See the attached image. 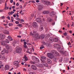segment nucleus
<instances>
[{
    "mask_svg": "<svg viewBox=\"0 0 74 74\" xmlns=\"http://www.w3.org/2000/svg\"><path fill=\"white\" fill-rule=\"evenodd\" d=\"M59 46V45L58 44H56L54 45V46L55 47H56V48H57V50H58L59 52H61V53H62V54H65V53L66 52V51H64V49L61 48V47H58Z\"/></svg>",
    "mask_w": 74,
    "mask_h": 74,
    "instance_id": "obj_1",
    "label": "nucleus"
},
{
    "mask_svg": "<svg viewBox=\"0 0 74 74\" xmlns=\"http://www.w3.org/2000/svg\"><path fill=\"white\" fill-rule=\"evenodd\" d=\"M36 32L33 31V33H32V32H31L30 33V36H32L34 37H35L36 40L37 39H40V36L39 34L37 33H36Z\"/></svg>",
    "mask_w": 74,
    "mask_h": 74,
    "instance_id": "obj_2",
    "label": "nucleus"
},
{
    "mask_svg": "<svg viewBox=\"0 0 74 74\" xmlns=\"http://www.w3.org/2000/svg\"><path fill=\"white\" fill-rule=\"evenodd\" d=\"M22 49L21 47H19L18 46H17L16 48V52L17 53H22Z\"/></svg>",
    "mask_w": 74,
    "mask_h": 74,
    "instance_id": "obj_3",
    "label": "nucleus"
},
{
    "mask_svg": "<svg viewBox=\"0 0 74 74\" xmlns=\"http://www.w3.org/2000/svg\"><path fill=\"white\" fill-rule=\"evenodd\" d=\"M47 57L50 58V59H53L54 58V56L52 53H47Z\"/></svg>",
    "mask_w": 74,
    "mask_h": 74,
    "instance_id": "obj_4",
    "label": "nucleus"
},
{
    "mask_svg": "<svg viewBox=\"0 0 74 74\" xmlns=\"http://www.w3.org/2000/svg\"><path fill=\"white\" fill-rule=\"evenodd\" d=\"M5 35L3 34H0V41L1 42L3 41V40L5 38Z\"/></svg>",
    "mask_w": 74,
    "mask_h": 74,
    "instance_id": "obj_5",
    "label": "nucleus"
},
{
    "mask_svg": "<svg viewBox=\"0 0 74 74\" xmlns=\"http://www.w3.org/2000/svg\"><path fill=\"white\" fill-rule=\"evenodd\" d=\"M19 62L18 61H15L14 62V64L16 66V68H18V67H19Z\"/></svg>",
    "mask_w": 74,
    "mask_h": 74,
    "instance_id": "obj_6",
    "label": "nucleus"
},
{
    "mask_svg": "<svg viewBox=\"0 0 74 74\" xmlns=\"http://www.w3.org/2000/svg\"><path fill=\"white\" fill-rule=\"evenodd\" d=\"M33 26L34 28H37L38 27V24L36 22H34L33 23Z\"/></svg>",
    "mask_w": 74,
    "mask_h": 74,
    "instance_id": "obj_7",
    "label": "nucleus"
},
{
    "mask_svg": "<svg viewBox=\"0 0 74 74\" xmlns=\"http://www.w3.org/2000/svg\"><path fill=\"white\" fill-rule=\"evenodd\" d=\"M51 52V53H55L57 56H59V55L58 52L55 50H52Z\"/></svg>",
    "mask_w": 74,
    "mask_h": 74,
    "instance_id": "obj_8",
    "label": "nucleus"
},
{
    "mask_svg": "<svg viewBox=\"0 0 74 74\" xmlns=\"http://www.w3.org/2000/svg\"><path fill=\"white\" fill-rule=\"evenodd\" d=\"M36 21L37 22L39 23H42V21L41 20V19L39 18H37L36 19Z\"/></svg>",
    "mask_w": 74,
    "mask_h": 74,
    "instance_id": "obj_9",
    "label": "nucleus"
},
{
    "mask_svg": "<svg viewBox=\"0 0 74 74\" xmlns=\"http://www.w3.org/2000/svg\"><path fill=\"white\" fill-rule=\"evenodd\" d=\"M0 42H1V45H3V46H5L6 45H7V43L5 42V41H1V42L0 41Z\"/></svg>",
    "mask_w": 74,
    "mask_h": 74,
    "instance_id": "obj_10",
    "label": "nucleus"
},
{
    "mask_svg": "<svg viewBox=\"0 0 74 74\" xmlns=\"http://www.w3.org/2000/svg\"><path fill=\"white\" fill-rule=\"evenodd\" d=\"M31 68L33 70H37V67L34 65H32Z\"/></svg>",
    "mask_w": 74,
    "mask_h": 74,
    "instance_id": "obj_11",
    "label": "nucleus"
},
{
    "mask_svg": "<svg viewBox=\"0 0 74 74\" xmlns=\"http://www.w3.org/2000/svg\"><path fill=\"white\" fill-rule=\"evenodd\" d=\"M56 14V13L54 12H51L50 13V16L51 17H53L54 15H55Z\"/></svg>",
    "mask_w": 74,
    "mask_h": 74,
    "instance_id": "obj_12",
    "label": "nucleus"
},
{
    "mask_svg": "<svg viewBox=\"0 0 74 74\" xmlns=\"http://www.w3.org/2000/svg\"><path fill=\"white\" fill-rule=\"evenodd\" d=\"M43 8V7L41 5H39L38 7V9L39 11H41Z\"/></svg>",
    "mask_w": 74,
    "mask_h": 74,
    "instance_id": "obj_13",
    "label": "nucleus"
},
{
    "mask_svg": "<svg viewBox=\"0 0 74 74\" xmlns=\"http://www.w3.org/2000/svg\"><path fill=\"white\" fill-rule=\"evenodd\" d=\"M42 13L44 14H48L49 13V11H44L42 12Z\"/></svg>",
    "mask_w": 74,
    "mask_h": 74,
    "instance_id": "obj_14",
    "label": "nucleus"
},
{
    "mask_svg": "<svg viewBox=\"0 0 74 74\" xmlns=\"http://www.w3.org/2000/svg\"><path fill=\"white\" fill-rule=\"evenodd\" d=\"M9 67V65H6L5 66V70H9V69H10V67Z\"/></svg>",
    "mask_w": 74,
    "mask_h": 74,
    "instance_id": "obj_15",
    "label": "nucleus"
},
{
    "mask_svg": "<svg viewBox=\"0 0 74 74\" xmlns=\"http://www.w3.org/2000/svg\"><path fill=\"white\" fill-rule=\"evenodd\" d=\"M49 42L50 43H52L53 42V40H52V38H50L49 39Z\"/></svg>",
    "mask_w": 74,
    "mask_h": 74,
    "instance_id": "obj_16",
    "label": "nucleus"
},
{
    "mask_svg": "<svg viewBox=\"0 0 74 74\" xmlns=\"http://www.w3.org/2000/svg\"><path fill=\"white\" fill-rule=\"evenodd\" d=\"M45 4L47 5H49L51 4V2H49V1H46L45 2Z\"/></svg>",
    "mask_w": 74,
    "mask_h": 74,
    "instance_id": "obj_17",
    "label": "nucleus"
},
{
    "mask_svg": "<svg viewBox=\"0 0 74 74\" xmlns=\"http://www.w3.org/2000/svg\"><path fill=\"white\" fill-rule=\"evenodd\" d=\"M8 38L10 41H13V39H12V38L11 37V36H8Z\"/></svg>",
    "mask_w": 74,
    "mask_h": 74,
    "instance_id": "obj_18",
    "label": "nucleus"
},
{
    "mask_svg": "<svg viewBox=\"0 0 74 74\" xmlns=\"http://www.w3.org/2000/svg\"><path fill=\"white\" fill-rule=\"evenodd\" d=\"M47 62L49 64H51L52 63V61L50 59H48L47 60Z\"/></svg>",
    "mask_w": 74,
    "mask_h": 74,
    "instance_id": "obj_19",
    "label": "nucleus"
},
{
    "mask_svg": "<svg viewBox=\"0 0 74 74\" xmlns=\"http://www.w3.org/2000/svg\"><path fill=\"white\" fill-rule=\"evenodd\" d=\"M47 22H52V19L50 18H48L47 19Z\"/></svg>",
    "mask_w": 74,
    "mask_h": 74,
    "instance_id": "obj_20",
    "label": "nucleus"
},
{
    "mask_svg": "<svg viewBox=\"0 0 74 74\" xmlns=\"http://www.w3.org/2000/svg\"><path fill=\"white\" fill-rule=\"evenodd\" d=\"M40 38H41L42 39H44L45 37V35L43 34H42L40 36Z\"/></svg>",
    "mask_w": 74,
    "mask_h": 74,
    "instance_id": "obj_21",
    "label": "nucleus"
},
{
    "mask_svg": "<svg viewBox=\"0 0 74 74\" xmlns=\"http://www.w3.org/2000/svg\"><path fill=\"white\" fill-rule=\"evenodd\" d=\"M53 41H54V42H58V38H54L53 39Z\"/></svg>",
    "mask_w": 74,
    "mask_h": 74,
    "instance_id": "obj_22",
    "label": "nucleus"
},
{
    "mask_svg": "<svg viewBox=\"0 0 74 74\" xmlns=\"http://www.w3.org/2000/svg\"><path fill=\"white\" fill-rule=\"evenodd\" d=\"M5 59V57L4 56L2 55L0 58V60H4Z\"/></svg>",
    "mask_w": 74,
    "mask_h": 74,
    "instance_id": "obj_23",
    "label": "nucleus"
},
{
    "mask_svg": "<svg viewBox=\"0 0 74 74\" xmlns=\"http://www.w3.org/2000/svg\"><path fill=\"white\" fill-rule=\"evenodd\" d=\"M5 47L7 49H10V46H9L8 45H5Z\"/></svg>",
    "mask_w": 74,
    "mask_h": 74,
    "instance_id": "obj_24",
    "label": "nucleus"
},
{
    "mask_svg": "<svg viewBox=\"0 0 74 74\" xmlns=\"http://www.w3.org/2000/svg\"><path fill=\"white\" fill-rule=\"evenodd\" d=\"M4 50H5V53H8L9 52V51H8V50L5 48L4 49Z\"/></svg>",
    "mask_w": 74,
    "mask_h": 74,
    "instance_id": "obj_25",
    "label": "nucleus"
},
{
    "mask_svg": "<svg viewBox=\"0 0 74 74\" xmlns=\"http://www.w3.org/2000/svg\"><path fill=\"white\" fill-rule=\"evenodd\" d=\"M5 50L3 49V50L1 52V54H2V55H4L5 54Z\"/></svg>",
    "mask_w": 74,
    "mask_h": 74,
    "instance_id": "obj_26",
    "label": "nucleus"
},
{
    "mask_svg": "<svg viewBox=\"0 0 74 74\" xmlns=\"http://www.w3.org/2000/svg\"><path fill=\"white\" fill-rule=\"evenodd\" d=\"M32 59L34 60V61H36V60L37 58L36 57L34 56H33L32 57Z\"/></svg>",
    "mask_w": 74,
    "mask_h": 74,
    "instance_id": "obj_27",
    "label": "nucleus"
},
{
    "mask_svg": "<svg viewBox=\"0 0 74 74\" xmlns=\"http://www.w3.org/2000/svg\"><path fill=\"white\" fill-rule=\"evenodd\" d=\"M41 60L42 62V63L43 65L44 64H45V63H46V62H45V60H43L41 59Z\"/></svg>",
    "mask_w": 74,
    "mask_h": 74,
    "instance_id": "obj_28",
    "label": "nucleus"
},
{
    "mask_svg": "<svg viewBox=\"0 0 74 74\" xmlns=\"http://www.w3.org/2000/svg\"><path fill=\"white\" fill-rule=\"evenodd\" d=\"M41 58L42 59H43V60H45L46 59V57L44 56H42L41 57Z\"/></svg>",
    "mask_w": 74,
    "mask_h": 74,
    "instance_id": "obj_29",
    "label": "nucleus"
},
{
    "mask_svg": "<svg viewBox=\"0 0 74 74\" xmlns=\"http://www.w3.org/2000/svg\"><path fill=\"white\" fill-rule=\"evenodd\" d=\"M4 30V29L3 27H2L1 26V28H0V31H3Z\"/></svg>",
    "mask_w": 74,
    "mask_h": 74,
    "instance_id": "obj_30",
    "label": "nucleus"
},
{
    "mask_svg": "<svg viewBox=\"0 0 74 74\" xmlns=\"http://www.w3.org/2000/svg\"><path fill=\"white\" fill-rule=\"evenodd\" d=\"M53 60L54 62H57V57H54V58Z\"/></svg>",
    "mask_w": 74,
    "mask_h": 74,
    "instance_id": "obj_31",
    "label": "nucleus"
},
{
    "mask_svg": "<svg viewBox=\"0 0 74 74\" xmlns=\"http://www.w3.org/2000/svg\"><path fill=\"white\" fill-rule=\"evenodd\" d=\"M8 25L9 26H13L14 25V24L12 23H9Z\"/></svg>",
    "mask_w": 74,
    "mask_h": 74,
    "instance_id": "obj_32",
    "label": "nucleus"
},
{
    "mask_svg": "<svg viewBox=\"0 0 74 74\" xmlns=\"http://www.w3.org/2000/svg\"><path fill=\"white\" fill-rule=\"evenodd\" d=\"M43 65L45 66V67H48V65L46 62L45 64H44Z\"/></svg>",
    "mask_w": 74,
    "mask_h": 74,
    "instance_id": "obj_33",
    "label": "nucleus"
},
{
    "mask_svg": "<svg viewBox=\"0 0 74 74\" xmlns=\"http://www.w3.org/2000/svg\"><path fill=\"white\" fill-rule=\"evenodd\" d=\"M30 63L31 64H36V62H34L30 61Z\"/></svg>",
    "mask_w": 74,
    "mask_h": 74,
    "instance_id": "obj_34",
    "label": "nucleus"
},
{
    "mask_svg": "<svg viewBox=\"0 0 74 74\" xmlns=\"http://www.w3.org/2000/svg\"><path fill=\"white\" fill-rule=\"evenodd\" d=\"M35 62H36V63H38V62H39V60L38 58H36V61H35Z\"/></svg>",
    "mask_w": 74,
    "mask_h": 74,
    "instance_id": "obj_35",
    "label": "nucleus"
},
{
    "mask_svg": "<svg viewBox=\"0 0 74 74\" xmlns=\"http://www.w3.org/2000/svg\"><path fill=\"white\" fill-rule=\"evenodd\" d=\"M39 67L41 68V67H43V65H42V64H39Z\"/></svg>",
    "mask_w": 74,
    "mask_h": 74,
    "instance_id": "obj_36",
    "label": "nucleus"
},
{
    "mask_svg": "<svg viewBox=\"0 0 74 74\" xmlns=\"http://www.w3.org/2000/svg\"><path fill=\"white\" fill-rule=\"evenodd\" d=\"M43 48H44V46L43 45H41L40 47V49H43Z\"/></svg>",
    "mask_w": 74,
    "mask_h": 74,
    "instance_id": "obj_37",
    "label": "nucleus"
},
{
    "mask_svg": "<svg viewBox=\"0 0 74 74\" xmlns=\"http://www.w3.org/2000/svg\"><path fill=\"white\" fill-rule=\"evenodd\" d=\"M5 42H6V43H9L10 42V41L8 39H6L5 40Z\"/></svg>",
    "mask_w": 74,
    "mask_h": 74,
    "instance_id": "obj_38",
    "label": "nucleus"
},
{
    "mask_svg": "<svg viewBox=\"0 0 74 74\" xmlns=\"http://www.w3.org/2000/svg\"><path fill=\"white\" fill-rule=\"evenodd\" d=\"M63 34L65 36H67V33L66 32H65Z\"/></svg>",
    "mask_w": 74,
    "mask_h": 74,
    "instance_id": "obj_39",
    "label": "nucleus"
},
{
    "mask_svg": "<svg viewBox=\"0 0 74 74\" xmlns=\"http://www.w3.org/2000/svg\"><path fill=\"white\" fill-rule=\"evenodd\" d=\"M42 43L43 44V45H46V43L45 42L43 41L42 42Z\"/></svg>",
    "mask_w": 74,
    "mask_h": 74,
    "instance_id": "obj_40",
    "label": "nucleus"
},
{
    "mask_svg": "<svg viewBox=\"0 0 74 74\" xmlns=\"http://www.w3.org/2000/svg\"><path fill=\"white\" fill-rule=\"evenodd\" d=\"M5 10H8L9 8L8 7L6 6L5 7Z\"/></svg>",
    "mask_w": 74,
    "mask_h": 74,
    "instance_id": "obj_41",
    "label": "nucleus"
},
{
    "mask_svg": "<svg viewBox=\"0 0 74 74\" xmlns=\"http://www.w3.org/2000/svg\"><path fill=\"white\" fill-rule=\"evenodd\" d=\"M14 13V12L13 11H11L10 12V14L11 15H13V14Z\"/></svg>",
    "mask_w": 74,
    "mask_h": 74,
    "instance_id": "obj_42",
    "label": "nucleus"
},
{
    "mask_svg": "<svg viewBox=\"0 0 74 74\" xmlns=\"http://www.w3.org/2000/svg\"><path fill=\"white\" fill-rule=\"evenodd\" d=\"M34 14H31V17H32V18H33V17H34Z\"/></svg>",
    "mask_w": 74,
    "mask_h": 74,
    "instance_id": "obj_43",
    "label": "nucleus"
},
{
    "mask_svg": "<svg viewBox=\"0 0 74 74\" xmlns=\"http://www.w3.org/2000/svg\"><path fill=\"white\" fill-rule=\"evenodd\" d=\"M5 32V34H7V33H9V32L7 30H6Z\"/></svg>",
    "mask_w": 74,
    "mask_h": 74,
    "instance_id": "obj_44",
    "label": "nucleus"
},
{
    "mask_svg": "<svg viewBox=\"0 0 74 74\" xmlns=\"http://www.w3.org/2000/svg\"><path fill=\"white\" fill-rule=\"evenodd\" d=\"M18 26L19 27H22V25L21 24H19L18 25Z\"/></svg>",
    "mask_w": 74,
    "mask_h": 74,
    "instance_id": "obj_45",
    "label": "nucleus"
},
{
    "mask_svg": "<svg viewBox=\"0 0 74 74\" xmlns=\"http://www.w3.org/2000/svg\"><path fill=\"white\" fill-rule=\"evenodd\" d=\"M15 23H16V24H19V23L18 21H16L15 22Z\"/></svg>",
    "mask_w": 74,
    "mask_h": 74,
    "instance_id": "obj_46",
    "label": "nucleus"
},
{
    "mask_svg": "<svg viewBox=\"0 0 74 74\" xmlns=\"http://www.w3.org/2000/svg\"><path fill=\"white\" fill-rule=\"evenodd\" d=\"M16 20H17V21H20V18L18 17L16 18Z\"/></svg>",
    "mask_w": 74,
    "mask_h": 74,
    "instance_id": "obj_47",
    "label": "nucleus"
},
{
    "mask_svg": "<svg viewBox=\"0 0 74 74\" xmlns=\"http://www.w3.org/2000/svg\"><path fill=\"white\" fill-rule=\"evenodd\" d=\"M6 18H7V19H9V20H10V16H8L6 17Z\"/></svg>",
    "mask_w": 74,
    "mask_h": 74,
    "instance_id": "obj_48",
    "label": "nucleus"
},
{
    "mask_svg": "<svg viewBox=\"0 0 74 74\" xmlns=\"http://www.w3.org/2000/svg\"><path fill=\"white\" fill-rule=\"evenodd\" d=\"M16 5L17 7H18V6L19 5V3H18L16 4Z\"/></svg>",
    "mask_w": 74,
    "mask_h": 74,
    "instance_id": "obj_49",
    "label": "nucleus"
},
{
    "mask_svg": "<svg viewBox=\"0 0 74 74\" xmlns=\"http://www.w3.org/2000/svg\"><path fill=\"white\" fill-rule=\"evenodd\" d=\"M22 61L24 63H26V61H25V60H23Z\"/></svg>",
    "mask_w": 74,
    "mask_h": 74,
    "instance_id": "obj_50",
    "label": "nucleus"
},
{
    "mask_svg": "<svg viewBox=\"0 0 74 74\" xmlns=\"http://www.w3.org/2000/svg\"><path fill=\"white\" fill-rule=\"evenodd\" d=\"M27 52V53H29V54H32V52H30L29 51H28Z\"/></svg>",
    "mask_w": 74,
    "mask_h": 74,
    "instance_id": "obj_51",
    "label": "nucleus"
},
{
    "mask_svg": "<svg viewBox=\"0 0 74 74\" xmlns=\"http://www.w3.org/2000/svg\"><path fill=\"white\" fill-rule=\"evenodd\" d=\"M68 45H71V43L70 42H69V43L68 44Z\"/></svg>",
    "mask_w": 74,
    "mask_h": 74,
    "instance_id": "obj_52",
    "label": "nucleus"
},
{
    "mask_svg": "<svg viewBox=\"0 0 74 74\" xmlns=\"http://www.w3.org/2000/svg\"><path fill=\"white\" fill-rule=\"evenodd\" d=\"M14 29H18V27H16L14 28Z\"/></svg>",
    "mask_w": 74,
    "mask_h": 74,
    "instance_id": "obj_53",
    "label": "nucleus"
},
{
    "mask_svg": "<svg viewBox=\"0 0 74 74\" xmlns=\"http://www.w3.org/2000/svg\"><path fill=\"white\" fill-rule=\"evenodd\" d=\"M10 2L11 3H13V0H10Z\"/></svg>",
    "mask_w": 74,
    "mask_h": 74,
    "instance_id": "obj_54",
    "label": "nucleus"
},
{
    "mask_svg": "<svg viewBox=\"0 0 74 74\" xmlns=\"http://www.w3.org/2000/svg\"><path fill=\"white\" fill-rule=\"evenodd\" d=\"M17 37H19V38H21V36H17Z\"/></svg>",
    "mask_w": 74,
    "mask_h": 74,
    "instance_id": "obj_55",
    "label": "nucleus"
},
{
    "mask_svg": "<svg viewBox=\"0 0 74 74\" xmlns=\"http://www.w3.org/2000/svg\"><path fill=\"white\" fill-rule=\"evenodd\" d=\"M40 28L42 29V30H43V27H40Z\"/></svg>",
    "mask_w": 74,
    "mask_h": 74,
    "instance_id": "obj_56",
    "label": "nucleus"
},
{
    "mask_svg": "<svg viewBox=\"0 0 74 74\" xmlns=\"http://www.w3.org/2000/svg\"><path fill=\"white\" fill-rule=\"evenodd\" d=\"M27 44V42H24V45H26Z\"/></svg>",
    "mask_w": 74,
    "mask_h": 74,
    "instance_id": "obj_57",
    "label": "nucleus"
},
{
    "mask_svg": "<svg viewBox=\"0 0 74 74\" xmlns=\"http://www.w3.org/2000/svg\"><path fill=\"white\" fill-rule=\"evenodd\" d=\"M1 18L2 19H4L5 18V17L4 16H3L1 17Z\"/></svg>",
    "mask_w": 74,
    "mask_h": 74,
    "instance_id": "obj_58",
    "label": "nucleus"
},
{
    "mask_svg": "<svg viewBox=\"0 0 74 74\" xmlns=\"http://www.w3.org/2000/svg\"><path fill=\"white\" fill-rule=\"evenodd\" d=\"M58 32L59 33H62V31H61L60 30H59Z\"/></svg>",
    "mask_w": 74,
    "mask_h": 74,
    "instance_id": "obj_59",
    "label": "nucleus"
},
{
    "mask_svg": "<svg viewBox=\"0 0 74 74\" xmlns=\"http://www.w3.org/2000/svg\"><path fill=\"white\" fill-rule=\"evenodd\" d=\"M3 12V10H0V12Z\"/></svg>",
    "mask_w": 74,
    "mask_h": 74,
    "instance_id": "obj_60",
    "label": "nucleus"
},
{
    "mask_svg": "<svg viewBox=\"0 0 74 74\" xmlns=\"http://www.w3.org/2000/svg\"><path fill=\"white\" fill-rule=\"evenodd\" d=\"M15 6H13L12 7V8L13 9H14L15 8Z\"/></svg>",
    "mask_w": 74,
    "mask_h": 74,
    "instance_id": "obj_61",
    "label": "nucleus"
},
{
    "mask_svg": "<svg viewBox=\"0 0 74 74\" xmlns=\"http://www.w3.org/2000/svg\"><path fill=\"white\" fill-rule=\"evenodd\" d=\"M39 1H40L38 0H37L36 1V3H39Z\"/></svg>",
    "mask_w": 74,
    "mask_h": 74,
    "instance_id": "obj_62",
    "label": "nucleus"
},
{
    "mask_svg": "<svg viewBox=\"0 0 74 74\" xmlns=\"http://www.w3.org/2000/svg\"><path fill=\"white\" fill-rule=\"evenodd\" d=\"M25 59L26 61H27V60H28V59L27 58H25Z\"/></svg>",
    "mask_w": 74,
    "mask_h": 74,
    "instance_id": "obj_63",
    "label": "nucleus"
},
{
    "mask_svg": "<svg viewBox=\"0 0 74 74\" xmlns=\"http://www.w3.org/2000/svg\"><path fill=\"white\" fill-rule=\"evenodd\" d=\"M29 74H33V72H31L29 73Z\"/></svg>",
    "mask_w": 74,
    "mask_h": 74,
    "instance_id": "obj_64",
    "label": "nucleus"
}]
</instances>
